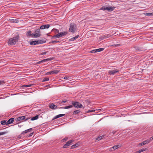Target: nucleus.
Returning <instances> with one entry per match:
<instances>
[{"label": "nucleus", "instance_id": "obj_28", "mask_svg": "<svg viewBox=\"0 0 153 153\" xmlns=\"http://www.w3.org/2000/svg\"><path fill=\"white\" fill-rule=\"evenodd\" d=\"M114 8L115 7H107V10L110 11H112L114 10Z\"/></svg>", "mask_w": 153, "mask_h": 153}, {"label": "nucleus", "instance_id": "obj_40", "mask_svg": "<svg viewBox=\"0 0 153 153\" xmlns=\"http://www.w3.org/2000/svg\"><path fill=\"white\" fill-rule=\"evenodd\" d=\"M95 111V110H89L87 111V113L91 112H93Z\"/></svg>", "mask_w": 153, "mask_h": 153}, {"label": "nucleus", "instance_id": "obj_25", "mask_svg": "<svg viewBox=\"0 0 153 153\" xmlns=\"http://www.w3.org/2000/svg\"><path fill=\"white\" fill-rule=\"evenodd\" d=\"M32 32L30 30H28L27 31L26 33V35L27 36H32V34H31Z\"/></svg>", "mask_w": 153, "mask_h": 153}, {"label": "nucleus", "instance_id": "obj_35", "mask_svg": "<svg viewBox=\"0 0 153 153\" xmlns=\"http://www.w3.org/2000/svg\"><path fill=\"white\" fill-rule=\"evenodd\" d=\"M49 80V78H45L43 79L42 80V82H44L45 81H48Z\"/></svg>", "mask_w": 153, "mask_h": 153}, {"label": "nucleus", "instance_id": "obj_9", "mask_svg": "<svg viewBox=\"0 0 153 153\" xmlns=\"http://www.w3.org/2000/svg\"><path fill=\"white\" fill-rule=\"evenodd\" d=\"M59 71L57 70H54L53 71H50L47 73L48 74H57Z\"/></svg>", "mask_w": 153, "mask_h": 153}, {"label": "nucleus", "instance_id": "obj_12", "mask_svg": "<svg viewBox=\"0 0 153 153\" xmlns=\"http://www.w3.org/2000/svg\"><path fill=\"white\" fill-rule=\"evenodd\" d=\"M50 25L48 24L46 25H43L41 26L39 29H47L49 27Z\"/></svg>", "mask_w": 153, "mask_h": 153}, {"label": "nucleus", "instance_id": "obj_32", "mask_svg": "<svg viewBox=\"0 0 153 153\" xmlns=\"http://www.w3.org/2000/svg\"><path fill=\"white\" fill-rule=\"evenodd\" d=\"M80 111L79 110H77L76 111H75L73 113L74 114H76L79 113Z\"/></svg>", "mask_w": 153, "mask_h": 153}, {"label": "nucleus", "instance_id": "obj_16", "mask_svg": "<svg viewBox=\"0 0 153 153\" xmlns=\"http://www.w3.org/2000/svg\"><path fill=\"white\" fill-rule=\"evenodd\" d=\"M41 36V34L37 33H33L32 34V37H38L40 36Z\"/></svg>", "mask_w": 153, "mask_h": 153}, {"label": "nucleus", "instance_id": "obj_49", "mask_svg": "<svg viewBox=\"0 0 153 153\" xmlns=\"http://www.w3.org/2000/svg\"><path fill=\"white\" fill-rule=\"evenodd\" d=\"M67 102L66 100H65L62 101L61 102H62V103H65V102Z\"/></svg>", "mask_w": 153, "mask_h": 153}, {"label": "nucleus", "instance_id": "obj_5", "mask_svg": "<svg viewBox=\"0 0 153 153\" xmlns=\"http://www.w3.org/2000/svg\"><path fill=\"white\" fill-rule=\"evenodd\" d=\"M72 104H73V105L75 107L77 108L82 107V105L81 104L79 103L78 102H73L72 103Z\"/></svg>", "mask_w": 153, "mask_h": 153}, {"label": "nucleus", "instance_id": "obj_29", "mask_svg": "<svg viewBox=\"0 0 153 153\" xmlns=\"http://www.w3.org/2000/svg\"><path fill=\"white\" fill-rule=\"evenodd\" d=\"M145 15L146 16H152L153 15V13H147L145 14Z\"/></svg>", "mask_w": 153, "mask_h": 153}, {"label": "nucleus", "instance_id": "obj_2", "mask_svg": "<svg viewBox=\"0 0 153 153\" xmlns=\"http://www.w3.org/2000/svg\"><path fill=\"white\" fill-rule=\"evenodd\" d=\"M68 34V32L67 31H64L58 33L55 35H54L52 37L53 38H59L62 37L64 36L65 35Z\"/></svg>", "mask_w": 153, "mask_h": 153}, {"label": "nucleus", "instance_id": "obj_19", "mask_svg": "<svg viewBox=\"0 0 153 153\" xmlns=\"http://www.w3.org/2000/svg\"><path fill=\"white\" fill-rule=\"evenodd\" d=\"M73 106V105H70L69 106L64 107H59V108H62V109H68L69 108H72Z\"/></svg>", "mask_w": 153, "mask_h": 153}, {"label": "nucleus", "instance_id": "obj_26", "mask_svg": "<svg viewBox=\"0 0 153 153\" xmlns=\"http://www.w3.org/2000/svg\"><path fill=\"white\" fill-rule=\"evenodd\" d=\"M146 150V149H141L136 152V153H140L142 152L145 151Z\"/></svg>", "mask_w": 153, "mask_h": 153}, {"label": "nucleus", "instance_id": "obj_7", "mask_svg": "<svg viewBox=\"0 0 153 153\" xmlns=\"http://www.w3.org/2000/svg\"><path fill=\"white\" fill-rule=\"evenodd\" d=\"M104 50L103 48H100L95 50H93L90 51L89 52L91 53H94L98 52H100Z\"/></svg>", "mask_w": 153, "mask_h": 153}, {"label": "nucleus", "instance_id": "obj_6", "mask_svg": "<svg viewBox=\"0 0 153 153\" xmlns=\"http://www.w3.org/2000/svg\"><path fill=\"white\" fill-rule=\"evenodd\" d=\"M74 140H71L67 141L66 144H65L63 146V148H66L69 146L74 141Z\"/></svg>", "mask_w": 153, "mask_h": 153}, {"label": "nucleus", "instance_id": "obj_45", "mask_svg": "<svg viewBox=\"0 0 153 153\" xmlns=\"http://www.w3.org/2000/svg\"><path fill=\"white\" fill-rule=\"evenodd\" d=\"M54 30H55V32H56V33H59V30H58V29H54Z\"/></svg>", "mask_w": 153, "mask_h": 153}, {"label": "nucleus", "instance_id": "obj_24", "mask_svg": "<svg viewBox=\"0 0 153 153\" xmlns=\"http://www.w3.org/2000/svg\"><path fill=\"white\" fill-rule=\"evenodd\" d=\"M120 147V146L119 145H115L112 147L113 149V150H115V149L118 148Z\"/></svg>", "mask_w": 153, "mask_h": 153}, {"label": "nucleus", "instance_id": "obj_17", "mask_svg": "<svg viewBox=\"0 0 153 153\" xmlns=\"http://www.w3.org/2000/svg\"><path fill=\"white\" fill-rule=\"evenodd\" d=\"M37 40V41H34L32 42H30V45H35L37 44H38Z\"/></svg>", "mask_w": 153, "mask_h": 153}, {"label": "nucleus", "instance_id": "obj_30", "mask_svg": "<svg viewBox=\"0 0 153 153\" xmlns=\"http://www.w3.org/2000/svg\"><path fill=\"white\" fill-rule=\"evenodd\" d=\"M33 84H29L25 85H23L22 86V87H28L31 86L33 85Z\"/></svg>", "mask_w": 153, "mask_h": 153}, {"label": "nucleus", "instance_id": "obj_11", "mask_svg": "<svg viewBox=\"0 0 153 153\" xmlns=\"http://www.w3.org/2000/svg\"><path fill=\"white\" fill-rule=\"evenodd\" d=\"M9 21L11 22V23H18L19 20L17 19H9Z\"/></svg>", "mask_w": 153, "mask_h": 153}, {"label": "nucleus", "instance_id": "obj_31", "mask_svg": "<svg viewBox=\"0 0 153 153\" xmlns=\"http://www.w3.org/2000/svg\"><path fill=\"white\" fill-rule=\"evenodd\" d=\"M1 123L2 125H7V122L5 120H2L1 121Z\"/></svg>", "mask_w": 153, "mask_h": 153}, {"label": "nucleus", "instance_id": "obj_46", "mask_svg": "<svg viewBox=\"0 0 153 153\" xmlns=\"http://www.w3.org/2000/svg\"><path fill=\"white\" fill-rule=\"evenodd\" d=\"M69 76H65L64 79H69Z\"/></svg>", "mask_w": 153, "mask_h": 153}, {"label": "nucleus", "instance_id": "obj_55", "mask_svg": "<svg viewBox=\"0 0 153 153\" xmlns=\"http://www.w3.org/2000/svg\"><path fill=\"white\" fill-rule=\"evenodd\" d=\"M70 0H67V1H70Z\"/></svg>", "mask_w": 153, "mask_h": 153}, {"label": "nucleus", "instance_id": "obj_54", "mask_svg": "<svg viewBox=\"0 0 153 153\" xmlns=\"http://www.w3.org/2000/svg\"><path fill=\"white\" fill-rule=\"evenodd\" d=\"M151 138H152V140H153V136L152 137H151Z\"/></svg>", "mask_w": 153, "mask_h": 153}, {"label": "nucleus", "instance_id": "obj_53", "mask_svg": "<svg viewBox=\"0 0 153 153\" xmlns=\"http://www.w3.org/2000/svg\"><path fill=\"white\" fill-rule=\"evenodd\" d=\"M31 136L33 134V133H31Z\"/></svg>", "mask_w": 153, "mask_h": 153}, {"label": "nucleus", "instance_id": "obj_50", "mask_svg": "<svg viewBox=\"0 0 153 153\" xmlns=\"http://www.w3.org/2000/svg\"><path fill=\"white\" fill-rule=\"evenodd\" d=\"M113 148H112V147L110 148V151H113Z\"/></svg>", "mask_w": 153, "mask_h": 153}, {"label": "nucleus", "instance_id": "obj_44", "mask_svg": "<svg viewBox=\"0 0 153 153\" xmlns=\"http://www.w3.org/2000/svg\"><path fill=\"white\" fill-rule=\"evenodd\" d=\"M143 145H144V144H143V142H142V143H140L139 144L138 146H142Z\"/></svg>", "mask_w": 153, "mask_h": 153}, {"label": "nucleus", "instance_id": "obj_37", "mask_svg": "<svg viewBox=\"0 0 153 153\" xmlns=\"http://www.w3.org/2000/svg\"><path fill=\"white\" fill-rule=\"evenodd\" d=\"M107 7H103L101 8L100 10H107Z\"/></svg>", "mask_w": 153, "mask_h": 153}, {"label": "nucleus", "instance_id": "obj_4", "mask_svg": "<svg viewBox=\"0 0 153 153\" xmlns=\"http://www.w3.org/2000/svg\"><path fill=\"white\" fill-rule=\"evenodd\" d=\"M30 119V118H28L27 117H26L25 116H23L21 117H19L17 118L16 119V121H22L23 120H24V121H26L28 119Z\"/></svg>", "mask_w": 153, "mask_h": 153}, {"label": "nucleus", "instance_id": "obj_10", "mask_svg": "<svg viewBox=\"0 0 153 153\" xmlns=\"http://www.w3.org/2000/svg\"><path fill=\"white\" fill-rule=\"evenodd\" d=\"M152 138H150L149 139H148L143 141V144H144V145H145L146 144L149 143L152 140Z\"/></svg>", "mask_w": 153, "mask_h": 153}, {"label": "nucleus", "instance_id": "obj_43", "mask_svg": "<svg viewBox=\"0 0 153 153\" xmlns=\"http://www.w3.org/2000/svg\"><path fill=\"white\" fill-rule=\"evenodd\" d=\"M47 52H42L41 53V55H45L47 53Z\"/></svg>", "mask_w": 153, "mask_h": 153}, {"label": "nucleus", "instance_id": "obj_48", "mask_svg": "<svg viewBox=\"0 0 153 153\" xmlns=\"http://www.w3.org/2000/svg\"><path fill=\"white\" fill-rule=\"evenodd\" d=\"M4 83V81H0V85H1V84H2V83Z\"/></svg>", "mask_w": 153, "mask_h": 153}, {"label": "nucleus", "instance_id": "obj_42", "mask_svg": "<svg viewBox=\"0 0 153 153\" xmlns=\"http://www.w3.org/2000/svg\"><path fill=\"white\" fill-rule=\"evenodd\" d=\"M120 45L119 44H116V45H111V46H115V47H117V46H119Z\"/></svg>", "mask_w": 153, "mask_h": 153}, {"label": "nucleus", "instance_id": "obj_51", "mask_svg": "<svg viewBox=\"0 0 153 153\" xmlns=\"http://www.w3.org/2000/svg\"><path fill=\"white\" fill-rule=\"evenodd\" d=\"M115 131H113L112 133H113V134H114L115 133Z\"/></svg>", "mask_w": 153, "mask_h": 153}, {"label": "nucleus", "instance_id": "obj_3", "mask_svg": "<svg viewBox=\"0 0 153 153\" xmlns=\"http://www.w3.org/2000/svg\"><path fill=\"white\" fill-rule=\"evenodd\" d=\"M76 30V27L74 24L71 23L70 25L69 31L72 33H74Z\"/></svg>", "mask_w": 153, "mask_h": 153}, {"label": "nucleus", "instance_id": "obj_52", "mask_svg": "<svg viewBox=\"0 0 153 153\" xmlns=\"http://www.w3.org/2000/svg\"><path fill=\"white\" fill-rule=\"evenodd\" d=\"M22 126H19V125H18V126L19 127H21Z\"/></svg>", "mask_w": 153, "mask_h": 153}, {"label": "nucleus", "instance_id": "obj_14", "mask_svg": "<svg viewBox=\"0 0 153 153\" xmlns=\"http://www.w3.org/2000/svg\"><path fill=\"white\" fill-rule=\"evenodd\" d=\"M14 120V118H11L9 119L7 122V125L10 124L12 123Z\"/></svg>", "mask_w": 153, "mask_h": 153}, {"label": "nucleus", "instance_id": "obj_1", "mask_svg": "<svg viewBox=\"0 0 153 153\" xmlns=\"http://www.w3.org/2000/svg\"><path fill=\"white\" fill-rule=\"evenodd\" d=\"M19 38V36H17L9 39L8 42V45H15L16 42H18Z\"/></svg>", "mask_w": 153, "mask_h": 153}, {"label": "nucleus", "instance_id": "obj_21", "mask_svg": "<svg viewBox=\"0 0 153 153\" xmlns=\"http://www.w3.org/2000/svg\"><path fill=\"white\" fill-rule=\"evenodd\" d=\"M37 41L38 42V44H43L46 42V41L44 40H37Z\"/></svg>", "mask_w": 153, "mask_h": 153}, {"label": "nucleus", "instance_id": "obj_20", "mask_svg": "<svg viewBox=\"0 0 153 153\" xmlns=\"http://www.w3.org/2000/svg\"><path fill=\"white\" fill-rule=\"evenodd\" d=\"M65 114H60L58 115L55 117L53 119H57L60 117L63 116H65Z\"/></svg>", "mask_w": 153, "mask_h": 153}, {"label": "nucleus", "instance_id": "obj_23", "mask_svg": "<svg viewBox=\"0 0 153 153\" xmlns=\"http://www.w3.org/2000/svg\"><path fill=\"white\" fill-rule=\"evenodd\" d=\"M78 37L79 35H77L74 37H73L70 39L69 40L71 41H74V40L77 39L78 38Z\"/></svg>", "mask_w": 153, "mask_h": 153}, {"label": "nucleus", "instance_id": "obj_47", "mask_svg": "<svg viewBox=\"0 0 153 153\" xmlns=\"http://www.w3.org/2000/svg\"><path fill=\"white\" fill-rule=\"evenodd\" d=\"M42 62H44V59H43V60H42V61H39V62H38V63L39 64H40V63H42Z\"/></svg>", "mask_w": 153, "mask_h": 153}, {"label": "nucleus", "instance_id": "obj_22", "mask_svg": "<svg viewBox=\"0 0 153 153\" xmlns=\"http://www.w3.org/2000/svg\"><path fill=\"white\" fill-rule=\"evenodd\" d=\"M32 128H29V129H28L27 130H25V131H23L22 132L21 134H25V133H27V132H29V131H30L31 130H32Z\"/></svg>", "mask_w": 153, "mask_h": 153}, {"label": "nucleus", "instance_id": "obj_39", "mask_svg": "<svg viewBox=\"0 0 153 153\" xmlns=\"http://www.w3.org/2000/svg\"><path fill=\"white\" fill-rule=\"evenodd\" d=\"M103 136L99 137L96 138V140H101L103 137Z\"/></svg>", "mask_w": 153, "mask_h": 153}, {"label": "nucleus", "instance_id": "obj_8", "mask_svg": "<svg viewBox=\"0 0 153 153\" xmlns=\"http://www.w3.org/2000/svg\"><path fill=\"white\" fill-rule=\"evenodd\" d=\"M119 71L118 69H116L115 70H113L112 71H109L108 73L111 75H114L116 73L119 72Z\"/></svg>", "mask_w": 153, "mask_h": 153}, {"label": "nucleus", "instance_id": "obj_13", "mask_svg": "<svg viewBox=\"0 0 153 153\" xmlns=\"http://www.w3.org/2000/svg\"><path fill=\"white\" fill-rule=\"evenodd\" d=\"M111 36V35L110 34H106L104 36H101L100 37V39H105L107 38H109Z\"/></svg>", "mask_w": 153, "mask_h": 153}, {"label": "nucleus", "instance_id": "obj_41", "mask_svg": "<svg viewBox=\"0 0 153 153\" xmlns=\"http://www.w3.org/2000/svg\"><path fill=\"white\" fill-rule=\"evenodd\" d=\"M7 133V132H5V131L2 132H0V136L5 134H6Z\"/></svg>", "mask_w": 153, "mask_h": 153}, {"label": "nucleus", "instance_id": "obj_15", "mask_svg": "<svg viewBox=\"0 0 153 153\" xmlns=\"http://www.w3.org/2000/svg\"><path fill=\"white\" fill-rule=\"evenodd\" d=\"M49 107L53 109H55L57 108V106L54 105L53 103H52L49 105Z\"/></svg>", "mask_w": 153, "mask_h": 153}, {"label": "nucleus", "instance_id": "obj_18", "mask_svg": "<svg viewBox=\"0 0 153 153\" xmlns=\"http://www.w3.org/2000/svg\"><path fill=\"white\" fill-rule=\"evenodd\" d=\"M79 142L78 143H76V144H74V145H72L71 146V149H74L75 147H78V146H79Z\"/></svg>", "mask_w": 153, "mask_h": 153}, {"label": "nucleus", "instance_id": "obj_36", "mask_svg": "<svg viewBox=\"0 0 153 153\" xmlns=\"http://www.w3.org/2000/svg\"><path fill=\"white\" fill-rule=\"evenodd\" d=\"M36 33L40 34V29H38L36 30L35 31V32Z\"/></svg>", "mask_w": 153, "mask_h": 153}, {"label": "nucleus", "instance_id": "obj_34", "mask_svg": "<svg viewBox=\"0 0 153 153\" xmlns=\"http://www.w3.org/2000/svg\"><path fill=\"white\" fill-rule=\"evenodd\" d=\"M59 42H60V41H52L50 42H49V43H53V44H55L56 43Z\"/></svg>", "mask_w": 153, "mask_h": 153}, {"label": "nucleus", "instance_id": "obj_38", "mask_svg": "<svg viewBox=\"0 0 153 153\" xmlns=\"http://www.w3.org/2000/svg\"><path fill=\"white\" fill-rule=\"evenodd\" d=\"M68 139V137H65V138H64V139H62V142H65V141H67V140Z\"/></svg>", "mask_w": 153, "mask_h": 153}, {"label": "nucleus", "instance_id": "obj_27", "mask_svg": "<svg viewBox=\"0 0 153 153\" xmlns=\"http://www.w3.org/2000/svg\"><path fill=\"white\" fill-rule=\"evenodd\" d=\"M38 118H39V115H37L34 117H32L31 118V120H34L37 119Z\"/></svg>", "mask_w": 153, "mask_h": 153}, {"label": "nucleus", "instance_id": "obj_33", "mask_svg": "<svg viewBox=\"0 0 153 153\" xmlns=\"http://www.w3.org/2000/svg\"><path fill=\"white\" fill-rule=\"evenodd\" d=\"M53 59V58H48L45 59H44V62L46 61H51Z\"/></svg>", "mask_w": 153, "mask_h": 153}]
</instances>
